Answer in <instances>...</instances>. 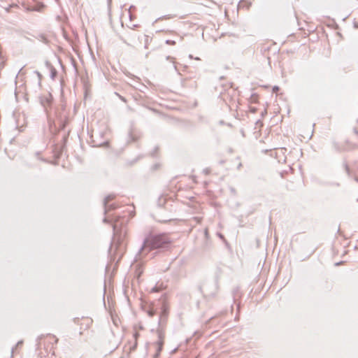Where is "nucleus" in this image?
<instances>
[{
	"label": "nucleus",
	"instance_id": "obj_3",
	"mask_svg": "<svg viewBox=\"0 0 358 358\" xmlns=\"http://www.w3.org/2000/svg\"><path fill=\"white\" fill-rule=\"evenodd\" d=\"M52 96L48 93L39 97V101L45 110L48 113V108H50L52 103Z\"/></svg>",
	"mask_w": 358,
	"mask_h": 358
},
{
	"label": "nucleus",
	"instance_id": "obj_23",
	"mask_svg": "<svg viewBox=\"0 0 358 358\" xmlns=\"http://www.w3.org/2000/svg\"><path fill=\"white\" fill-rule=\"evenodd\" d=\"M357 181H358V179H357Z\"/></svg>",
	"mask_w": 358,
	"mask_h": 358
},
{
	"label": "nucleus",
	"instance_id": "obj_10",
	"mask_svg": "<svg viewBox=\"0 0 358 358\" xmlns=\"http://www.w3.org/2000/svg\"><path fill=\"white\" fill-rule=\"evenodd\" d=\"M107 209L106 208V207L104 206V210H105V213H106L107 212L110 211V210H112L113 209H115L116 207L115 206V204H108L107 203Z\"/></svg>",
	"mask_w": 358,
	"mask_h": 358
},
{
	"label": "nucleus",
	"instance_id": "obj_1",
	"mask_svg": "<svg viewBox=\"0 0 358 358\" xmlns=\"http://www.w3.org/2000/svg\"><path fill=\"white\" fill-rule=\"evenodd\" d=\"M170 245V241L164 234L149 236L146 237L136 255V260L143 259L150 251L156 249H166Z\"/></svg>",
	"mask_w": 358,
	"mask_h": 358
},
{
	"label": "nucleus",
	"instance_id": "obj_17",
	"mask_svg": "<svg viewBox=\"0 0 358 358\" xmlns=\"http://www.w3.org/2000/svg\"><path fill=\"white\" fill-rule=\"evenodd\" d=\"M23 343L22 341H18L15 345V348H17L18 346L21 345Z\"/></svg>",
	"mask_w": 358,
	"mask_h": 358
},
{
	"label": "nucleus",
	"instance_id": "obj_5",
	"mask_svg": "<svg viewBox=\"0 0 358 358\" xmlns=\"http://www.w3.org/2000/svg\"><path fill=\"white\" fill-rule=\"evenodd\" d=\"M168 316V312L166 310L165 307H162V310L161 312V315L158 321L159 326H162L163 323L166 322V320Z\"/></svg>",
	"mask_w": 358,
	"mask_h": 358
},
{
	"label": "nucleus",
	"instance_id": "obj_11",
	"mask_svg": "<svg viewBox=\"0 0 358 358\" xmlns=\"http://www.w3.org/2000/svg\"><path fill=\"white\" fill-rule=\"evenodd\" d=\"M162 289V287L160 286H158L157 285H156L155 287H153L152 289H151V292H159L160 290Z\"/></svg>",
	"mask_w": 358,
	"mask_h": 358
},
{
	"label": "nucleus",
	"instance_id": "obj_7",
	"mask_svg": "<svg viewBox=\"0 0 358 358\" xmlns=\"http://www.w3.org/2000/svg\"><path fill=\"white\" fill-rule=\"evenodd\" d=\"M115 198V195L113 194H110L108 196H107L104 200H103V206L106 207V208L107 209V203H108L110 201H112L113 199Z\"/></svg>",
	"mask_w": 358,
	"mask_h": 358
},
{
	"label": "nucleus",
	"instance_id": "obj_24",
	"mask_svg": "<svg viewBox=\"0 0 358 358\" xmlns=\"http://www.w3.org/2000/svg\"><path fill=\"white\" fill-rule=\"evenodd\" d=\"M357 201H358V199H357Z\"/></svg>",
	"mask_w": 358,
	"mask_h": 358
},
{
	"label": "nucleus",
	"instance_id": "obj_9",
	"mask_svg": "<svg viewBox=\"0 0 358 358\" xmlns=\"http://www.w3.org/2000/svg\"><path fill=\"white\" fill-rule=\"evenodd\" d=\"M34 73L37 75L38 76V87H41V80H42V75L41 74V73L38 71H35Z\"/></svg>",
	"mask_w": 358,
	"mask_h": 358
},
{
	"label": "nucleus",
	"instance_id": "obj_18",
	"mask_svg": "<svg viewBox=\"0 0 358 358\" xmlns=\"http://www.w3.org/2000/svg\"><path fill=\"white\" fill-rule=\"evenodd\" d=\"M139 27V24H133L131 29H134Z\"/></svg>",
	"mask_w": 358,
	"mask_h": 358
},
{
	"label": "nucleus",
	"instance_id": "obj_6",
	"mask_svg": "<svg viewBox=\"0 0 358 358\" xmlns=\"http://www.w3.org/2000/svg\"><path fill=\"white\" fill-rule=\"evenodd\" d=\"M222 274V270L220 268H217L215 273V289L217 290L218 289V278Z\"/></svg>",
	"mask_w": 358,
	"mask_h": 358
},
{
	"label": "nucleus",
	"instance_id": "obj_19",
	"mask_svg": "<svg viewBox=\"0 0 358 358\" xmlns=\"http://www.w3.org/2000/svg\"><path fill=\"white\" fill-rule=\"evenodd\" d=\"M194 220H196L197 222H200V219L199 217H194Z\"/></svg>",
	"mask_w": 358,
	"mask_h": 358
},
{
	"label": "nucleus",
	"instance_id": "obj_8",
	"mask_svg": "<svg viewBox=\"0 0 358 358\" xmlns=\"http://www.w3.org/2000/svg\"><path fill=\"white\" fill-rule=\"evenodd\" d=\"M146 311L150 317H153L156 314V310L153 307H149Z\"/></svg>",
	"mask_w": 358,
	"mask_h": 358
},
{
	"label": "nucleus",
	"instance_id": "obj_22",
	"mask_svg": "<svg viewBox=\"0 0 358 358\" xmlns=\"http://www.w3.org/2000/svg\"><path fill=\"white\" fill-rule=\"evenodd\" d=\"M103 222H108V219H107V218H104V219H103Z\"/></svg>",
	"mask_w": 358,
	"mask_h": 358
},
{
	"label": "nucleus",
	"instance_id": "obj_15",
	"mask_svg": "<svg viewBox=\"0 0 358 358\" xmlns=\"http://www.w3.org/2000/svg\"><path fill=\"white\" fill-rule=\"evenodd\" d=\"M278 90H279V87L278 86H274L273 87V92H277Z\"/></svg>",
	"mask_w": 358,
	"mask_h": 358
},
{
	"label": "nucleus",
	"instance_id": "obj_16",
	"mask_svg": "<svg viewBox=\"0 0 358 358\" xmlns=\"http://www.w3.org/2000/svg\"><path fill=\"white\" fill-rule=\"evenodd\" d=\"M116 94H117V95H118V96L120 97V99L122 101H124V102H126V101H126V99H125L124 97H123V96H122L119 95V94H117V93H116Z\"/></svg>",
	"mask_w": 358,
	"mask_h": 358
},
{
	"label": "nucleus",
	"instance_id": "obj_4",
	"mask_svg": "<svg viewBox=\"0 0 358 358\" xmlns=\"http://www.w3.org/2000/svg\"><path fill=\"white\" fill-rule=\"evenodd\" d=\"M45 65L50 71V77H51V78L54 80L55 78V77L57 76V70L51 64V63L49 61H45Z\"/></svg>",
	"mask_w": 358,
	"mask_h": 358
},
{
	"label": "nucleus",
	"instance_id": "obj_13",
	"mask_svg": "<svg viewBox=\"0 0 358 358\" xmlns=\"http://www.w3.org/2000/svg\"><path fill=\"white\" fill-rule=\"evenodd\" d=\"M344 168H345V170L346 173H348V175H350V169H349L348 165L346 163L344 164Z\"/></svg>",
	"mask_w": 358,
	"mask_h": 358
},
{
	"label": "nucleus",
	"instance_id": "obj_21",
	"mask_svg": "<svg viewBox=\"0 0 358 358\" xmlns=\"http://www.w3.org/2000/svg\"><path fill=\"white\" fill-rule=\"evenodd\" d=\"M205 235H206V236H207V235H208V229H207L205 230Z\"/></svg>",
	"mask_w": 358,
	"mask_h": 358
},
{
	"label": "nucleus",
	"instance_id": "obj_14",
	"mask_svg": "<svg viewBox=\"0 0 358 358\" xmlns=\"http://www.w3.org/2000/svg\"><path fill=\"white\" fill-rule=\"evenodd\" d=\"M166 43L167 44H169V45H174V44H175V41H171V40H167V41H166Z\"/></svg>",
	"mask_w": 358,
	"mask_h": 358
},
{
	"label": "nucleus",
	"instance_id": "obj_12",
	"mask_svg": "<svg viewBox=\"0 0 358 358\" xmlns=\"http://www.w3.org/2000/svg\"><path fill=\"white\" fill-rule=\"evenodd\" d=\"M145 49H148V43H149V36H147V35H145Z\"/></svg>",
	"mask_w": 358,
	"mask_h": 358
},
{
	"label": "nucleus",
	"instance_id": "obj_2",
	"mask_svg": "<svg viewBox=\"0 0 358 358\" xmlns=\"http://www.w3.org/2000/svg\"><path fill=\"white\" fill-rule=\"evenodd\" d=\"M158 340L154 343L156 348V353L153 355V358H158L164 343V334L161 329L157 330Z\"/></svg>",
	"mask_w": 358,
	"mask_h": 358
},
{
	"label": "nucleus",
	"instance_id": "obj_20",
	"mask_svg": "<svg viewBox=\"0 0 358 358\" xmlns=\"http://www.w3.org/2000/svg\"><path fill=\"white\" fill-rule=\"evenodd\" d=\"M129 19L130 20H132L133 19V15L131 14H129Z\"/></svg>",
	"mask_w": 358,
	"mask_h": 358
}]
</instances>
